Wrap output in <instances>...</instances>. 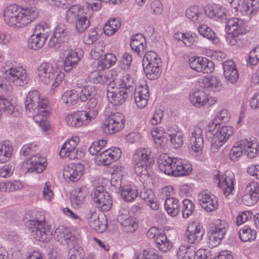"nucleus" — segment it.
I'll use <instances>...</instances> for the list:
<instances>
[{"label":"nucleus","mask_w":259,"mask_h":259,"mask_svg":"<svg viewBox=\"0 0 259 259\" xmlns=\"http://www.w3.org/2000/svg\"><path fill=\"white\" fill-rule=\"evenodd\" d=\"M118 86H123L125 91L129 93V97H133V92L137 89L134 78L129 74H126L123 76Z\"/></svg>","instance_id":"obj_40"},{"label":"nucleus","mask_w":259,"mask_h":259,"mask_svg":"<svg viewBox=\"0 0 259 259\" xmlns=\"http://www.w3.org/2000/svg\"><path fill=\"white\" fill-rule=\"evenodd\" d=\"M124 116L117 112L112 113L105 118L102 127L105 134L112 135L121 130L124 127Z\"/></svg>","instance_id":"obj_10"},{"label":"nucleus","mask_w":259,"mask_h":259,"mask_svg":"<svg viewBox=\"0 0 259 259\" xmlns=\"http://www.w3.org/2000/svg\"><path fill=\"white\" fill-rule=\"evenodd\" d=\"M190 101L196 107L207 106L213 104L212 99H209L207 94L203 90H198L194 91L190 94Z\"/></svg>","instance_id":"obj_24"},{"label":"nucleus","mask_w":259,"mask_h":259,"mask_svg":"<svg viewBox=\"0 0 259 259\" xmlns=\"http://www.w3.org/2000/svg\"><path fill=\"white\" fill-rule=\"evenodd\" d=\"M128 96L129 93L125 91L123 86L112 87L110 84L108 87L107 97L109 102L114 106L122 104Z\"/></svg>","instance_id":"obj_16"},{"label":"nucleus","mask_w":259,"mask_h":259,"mask_svg":"<svg viewBox=\"0 0 259 259\" xmlns=\"http://www.w3.org/2000/svg\"><path fill=\"white\" fill-rule=\"evenodd\" d=\"M100 70H94L91 72L88 77V81L92 84H108L111 81V79Z\"/></svg>","instance_id":"obj_37"},{"label":"nucleus","mask_w":259,"mask_h":259,"mask_svg":"<svg viewBox=\"0 0 259 259\" xmlns=\"http://www.w3.org/2000/svg\"><path fill=\"white\" fill-rule=\"evenodd\" d=\"M1 71L16 86H24L29 81L26 71L22 66L16 65V62H6L2 67Z\"/></svg>","instance_id":"obj_7"},{"label":"nucleus","mask_w":259,"mask_h":259,"mask_svg":"<svg viewBox=\"0 0 259 259\" xmlns=\"http://www.w3.org/2000/svg\"><path fill=\"white\" fill-rule=\"evenodd\" d=\"M86 195V193L83 192L82 188H76L75 190L74 193L71 197L72 205L74 207H78L80 204L83 203Z\"/></svg>","instance_id":"obj_48"},{"label":"nucleus","mask_w":259,"mask_h":259,"mask_svg":"<svg viewBox=\"0 0 259 259\" xmlns=\"http://www.w3.org/2000/svg\"><path fill=\"white\" fill-rule=\"evenodd\" d=\"M204 231L202 227L196 223L189 225L184 234V241L190 245H196L202 238Z\"/></svg>","instance_id":"obj_15"},{"label":"nucleus","mask_w":259,"mask_h":259,"mask_svg":"<svg viewBox=\"0 0 259 259\" xmlns=\"http://www.w3.org/2000/svg\"><path fill=\"white\" fill-rule=\"evenodd\" d=\"M130 46L134 53L142 57L146 47V39L141 33L133 35L131 38Z\"/></svg>","instance_id":"obj_30"},{"label":"nucleus","mask_w":259,"mask_h":259,"mask_svg":"<svg viewBox=\"0 0 259 259\" xmlns=\"http://www.w3.org/2000/svg\"><path fill=\"white\" fill-rule=\"evenodd\" d=\"M13 147L8 141L0 142V163L8 161L13 152Z\"/></svg>","instance_id":"obj_39"},{"label":"nucleus","mask_w":259,"mask_h":259,"mask_svg":"<svg viewBox=\"0 0 259 259\" xmlns=\"http://www.w3.org/2000/svg\"><path fill=\"white\" fill-rule=\"evenodd\" d=\"M121 168L116 167L115 168H114L112 173L111 185L119 191L121 190L123 187L121 186Z\"/></svg>","instance_id":"obj_51"},{"label":"nucleus","mask_w":259,"mask_h":259,"mask_svg":"<svg viewBox=\"0 0 259 259\" xmlns=\"http://www.w3.org/2000/svg\"><path fill=\"white\" fill-rule=\"evenodd\" d=\"M26 226L31 231L32 235L39 241L47 242L52 237L51 227L46 224L43 216L28 220L26 222Z\"/></svg>","instance_id":"obj_6"},{"label":"nucleus","mask_w":259,"mask_h":259,"mask_svg":"<svg viewBox=\"0 0 259 259\" xmlns=\"http://www.w3.org/2000/svg\"><path fill=\"white\" fill-rule=\"evenodd\" d=\"M228 223L224 220H217L215 222L214 226L211 232L224 238L228 230Z\"/></svg>","instance_id":"obj_49"},{"label":"nucleus","mask_w":259,"mask_h":259,"mask_svg":"<svg viewBox=\"0 0 259 259\" xmlns=\"http://www.w3.org/2000/svg\"><path fill=\"white\" fill-rule=\"evenodd\" d=\"M79 139L77 137H73L66 142L62 146L59 153L61 157H68L70 160L79 159L80 157V151L76 147L79 142Z\"/></svg>","instance_id":"obj_20"},{"label":"nucleus","mask_w":259,"mask_h":259,"mask_svg":"<svg viewBox=\"0 0 259 259\" xmlns=\"http://www.w3.org/2000/svg\"><path fill=\"white\" fill-rule=\"evenodd\" d=\"M164 207L168 215L175 217L180 211V202L178 199L173 197H169L165 200Z\"/></svg>","instance_id":"obj_35"},{"label":"nucleus","mask_w":259,"mask_h":259,"mask_svg":"<svg viewBox=\"0 0 259 259\" xmlns=\"http://www.w3.org/2000/svg\"><path fill=\"white\" fill-rule=\"evenodd\" d=\"M46 41V39L45 38L33 34L28 39V47L32 50H37L44 46Z\"/></svg>","instance_id":"obj_54"},{"label":"nucleus","mask_w":259,"mask_h":259,"mask_svg":"<svg viewBox=\"0 0 259 259\" xmlns=\"http://www.w3.org/2000/svg\"><path fill=\"white\" fill-rule=\"evenodd\" d=\"M187 18L193 22L195 24L201 23L203 20V15L201 13L196 6L192 7L186 11Z\"/></svg>","instance_id":"obj_43"},{"label":"nucleus","mask_w":259,"mask_h":259,"mask_svg":"<svg viewBox=\"0 0 259 259\" xmlns=\"http://www.w3.org/2000/svg\"><path fill=\"white\" fill-rule=\"evenodd\" d=\"M133 97L138 107L144 108L147 105L149 98L148 86L146 83L138 86L137 90L133 92Z\"/></svg>","instance_id":"obj_25"},{"label":"nucleus","mask_w":259,"mask_h":259,"mask_svg":"<svg viewBox=\"0 0 259 259\" xmlns=\"http://www.w3.org/2000/svg\"><path fill=\"white\" fill-rule=\"evenodd\" d=\"M217 131L213 134L212 142L214 146H222L233 134V128L231 126H218Z\"/></svg>","instance_id":"obj_21"},{"label":"nucleus","mask_w":259,"mask_h":259,"mask_svg":"<svg viewBox=\"0 0 259 259\" xmlns=\"http://www.w3.org/2000/svg\"><path fill=\"white\" fill-rule=\"evenodd\" d=\"M139 197L143 199L147 205L153 210H157L159 205L154 194L151 189L144 188L139 193Z\"/></svg>","instance_id":"obj_34"},{"label":"nucleus","mask_w":259,"mask_h":259,"mask_svg":"<svg viewBox=\"0 0 259 259\" xmlns=\"http://www.w3.org/2000/svg\"><path fill=\"white\" fill-rule=\"evenodd\" d=\"M121 27L120 21L116 18L110 19L104 25L103 30L105 35L113 34Z\"/></svg>","instance_id":"obj_45"},{"label":"nucleus","mask_w":259,"mask_h":259,"mask_svg":"<svg viewBox=\"0 0 259 259\" xmlns=\"http://www.w3.org/2000/svg\"><path fill=\"white\" fill-rule=\"evenodd\" d=\"M39 80L45 84H49L53 81L52 87H57L63 81L64 74L58 72L53 65L49 63H42L38 68Z\"/></svg>","instance_id":"obj_8"},{"label":"nucleus","mask_w":259,"mask_h":259,"mask_svg":"<svg viewBox=\"0 0 259 259\" xmlns=\"http://www.w3.org/2000/svg\"><path fill=\"white\" fill-rule=\"evenodd\" d=\"M198 30L200 35L213 41L215 39L214 32L206 25H200L198 27Z\"/></svg>","instance_id":"obj_57"},{"label":"nucleus","mask_w":259,"mask_h":259,"mask_svg":"<svg viewBox=\"0 0 259 259\" xmlns=\"http://www.w3.org/2000/svg\"><path fill=\"white\" fill-rule=\"evenodd\" d=\"M50 32V27L46 23H39L35 26L34 33L47 40Z\"/></svg>","instance_id":"obj_55"},{"label":"nucleus","mask_w":259,"mask_h":259,"mask_svg":"<svg viewBox=\"0 0 259 259\" xmlns=\"http://www.w3.org/2000/svg\"><path fill=\"white\" fill-rule=\"evenodd\" d=\"M69 31L64 23H59L54 29L53 33L49 41L50 47L58 48L68 39Z\"/></svg>","instance_id":"obj_14"},{"label":"nucleus","mask_w":259,"mask_h":259,"mask_svg":"<svg viewBox=\"0 0 259 259\" xmlns=\"http://www.w3.org/2000/svg\"><path fill=\"white\" fill-rule=\"evenodd\" d=\"M38 11L35 7L21 9L16 5H11L4 11V20L10 26L21 27L30 23L38 16Z\"/></svg>","instance_id":"obj_2"},{"label":"nucleus","mask_w":259,"mask_h":259,"mask_svg":"<svg viewBox=\"0 0 259 259\" xmlns=\"http://www.w3.org/2000/svg\"><path fill=\"white\" fill-rule=\"evenodd\" d=\"M98 114V109L90 110L89 111H78L68 114L66 120L68 125L80 127L88 124Z\"/></svg>","instance_id":"obj_9"},{"label":"nucleus","mask_w":259,"mask_h":259,"mask_svg":"<svg viewBox=\"0 0 259 259\" xmlns=\"http://www.w3.org/2000/svg\"><path fill=\"white\" fill-rule=\"evenodd\" d=\"M161 66H143L144 71L147 77L151 80L157 79L161 73Z\"/></svg>","instance_id":"obj_53"},{"label":"nucleus","mask_w":259,"mask_h":259,"mask_svg":"<svg viewBox=\"0 0 259 259\" xmlns=\"http://www.w3.org/2000/svg\"><path fill=\"white\" fill-rule=\"evenodd\" d=\"M214 181L217 183L218 185L223 191L224 194L227 196L232 194L235 191L234 183L235 176L234 174L230 171H226L224 175L221 177L220 171L215 170L214 171Z\"/></svg>","instance_id":"obj_11"},{"label":"nucleus","mask_w":259,"mask_h":259,"mask_svg":"<svg viewBox=\"0 0 259 259\" xmlns=\"http://www.w3.org/2000/svg\"><path fill=\"white\" fill-rule=\"evenodd\" d=\"M162 66V61L158 55L154 51L147 52L143 58V66Z\"/></svg>","instance_id":"obj_41"},{"label":"nucleus","mask_w":259,"mask_h":259,"mask_svg":"<svg viewBox=\"0 0 259 259\" xmlns=\"http://www.w3.org/2000/svg\"><path fill=\"white\" fill-rule=\"evenodd\" d=\"M37 148L36 144L33 143L24 145L20 151V154L25 156L31 155V157L23 162L22 170L25 173L42 172L46 167L47 159L39 154L33 155Z\"/></svg>","instance_id":"obj_3"},{"label":"nucleus","mask_w":259,"mask_h":259,"mask_svg":"<svg viewBox=\"0 0 259 259\" xmlns=\"http://www.w3.org/2000/svg\"><path fill=\"white\" fill-rule=\"evenodd\" d=\"M189 149L191 154L198 156L202 153L204 140L202 130L197 126L194 127L190 135Z\"/></svg>","instance_id":"obj_13"},{"label":"nucleus","mask_w":259,"mask_h":259,"mask_svg":"<svg viewBox=\"0 0 259 259\" xmlns=\"http://www.w3.org/2000/svg\"><path fill=\"white\" fill-rule=\"evenodd\" d=\"M91 56L96 59L99 58L97 61V67L99 70H104L112 66L116 61V56L111 53L105 54L104 56H100L97 52V48L91 51Z\"/></svg>","instance_id":"obj_22"},{"label":"nucleus","mask_w":259,"mask_h":259,"mask_svg":"<svg viewBox=\"0 0 259 259\" xmlns=\"http://www.w3.org/2000/svg\"><path fill=\"white\" fill-rule=\"evenodd\" d=\"M121 155V150L117 147L104 150L95 157L96 163L98 165H107L118 160Z\"/></svg>","instance_id":"obj_18"},{"label":"nucleus","mask_w":259,"mask_h":259,"mask_svg":"<svg viewBox=\"0 0 259 259\" xmlns=\"http://www.w3.org/2000/svg\"><path fill=\"white\" fill-rule=\"evenodd\" d=\"M204 13L207 17L215 21H223L226 16L224 7L218 4L208 5L204 8Z\"/></svg>","instance_id":"obj_29"},{"label":"nucleus","mask_w":259,"mask_h":259,"mask_svg":"<svg viewBox=\"0 0 259 259\" xmlns=\"http://www.w3.org/2000/svg\"><path fill=\"white\" fill-rule=\"evenodd\" d=\"M89 224L92 228L99 232H103L107 229L106 224L100 221L96 213L91 215L89 219Z\"/></svg>","instance_id":"obj_47"},{"label":"nucleus","mask_w":259,"mask_h":259,"mask_svg":"<svg viewBox=\"0 0 259 259\" xmlns=\"http://www.w3.org/2000/svg\"><path fill=\"white\" fill-rule=\"evenodd\" d=\"M170 142L175 148L181 147L183 143V134L180 131H176L169 134Z\"/></svg>","instance_id":"obj_60"},{"label":"nucleus","mask_w":259,"mask_h":259,"mask_svg":"<svg viewBox=\"0 0 259 259\" xmlns=\"http://www.w3.org/2000/svg\"><path fill=\"white\" fill-rule=\"evenodd\" d=\"M230 119V114L227 110L223 109L218 113L213 120H212L206 127L207 134L210 133L213 134L214 130L218 126H220L221 124L226 123L229 122Z\"/></svg>","instance_id":"obj_26"},{"label":"nucleus","mask_w":259,"mask_h":259,"mask_svg":"<svg viewBox=\"0 0 259 259\" xmlns=\"http://www.w3.org/2000/svg\"><path fill=\"white\" fill-rule=\"evenodd\" d=\"M199 204L207 212H212L218 207V199L208 190H203L197 195Z\"/></svg>","instance_id":"obj_17"},{"label":"nucleus","mask_w":259,"mask_h":259,"mask_svg":"<svg viewBox=\"0 0 259 259\" xmlns=\"http://www.w3.org/2000/svg\"><path fill=\"white\" fill-rule=\"evenodd\" d=\"M84 171L83 165L79 163L66 165L63 171V176L67 180L75 182L78 181Z\"/></svg>","instance_id":"obj_23"},{"label":"nucleus","mask_w":259,"mask_h":259,"mask_svg":"<svg viewBox=\"0 0 259 259\" xmlns=\"http://www.w3.org/2000/svg\"><path fill=\"white\" fill-rule=\"evenodd\" d=\"M245 192L254 197H259V185L255 181L248 183L245 187Z\"/></svg>","instance_id":"obj_62"},{"label":"nucleus","mask_w":259,"mask_h":259,"mask_svg":"<svg viewBox=\"0 0 259 259\" xmlns=\"http://www.w3.org/2000/svg\"><path fill=\"white\" fill-rule=\"evenodd\" d=\"M153 162V156L149 148L138 149L133 155L132 163L135 171L138 176H148Z\"/></svg>","instance_id":"obj_5"},{"label":"nucleus","mask_w":259,"mask_h":259,"mask_svg":"<svg viewBox=\"0 0 259 259\" xmlns=\"http://www.w3.org/2000/svg\"><path fill=\"white\" fill-rule=\"evenodd\" d=\"M226 39L231 46L243 47L246 42V30L242 20L237 18L228 20L226 26Z\"/></svg>","instance_id":"obj_4"},{"label":"nucleus","mask_w":259,"mask_h":259,"mask_svg":"<svg viewBox=\"0 0 259 259\" xmlns=\"http://www.w3.org/2000/svg\"><path fill=\"white\" fill-rule=\"evenodd\" d=\"M48 101L47 99H40L39 93L36 90L30 91L25 101V110L29 116L33 119L45 132L49 130V126L46 123V117L49 114L48 108Z\"/></svg>","instance_id":"obj_1"},{"label":"nucleus","mask_w":259,"mask_h":259,"mask_svg":"<svg viewBox=\"0 0 259 259\" xmlns=\"http://www.w3.org/2000/svg\"><path fill=\"white\" fill-rule=\"evenodd\" d=\"M83 14V9L79 5H74L66 11L65 19L68 23H73Z\"/></svg>","instance_id":"obj_38"},{"label":"nucleus","mask_w":259,"mask_h":259,"mask_svg":"<svg viewBox=\"0 0 259 259\" xmlns=\"http://www.w3.org/2000/svg\"><path fill=\"white\" fill-rule=\"evenodd\" d=\"M155 242L156 244V247L163 252H166L170 250L172 246L171 241L168 239L167 236L162 233L159 234V236L157 237Z\"/></svg>","instance_id":"obj_42"},{"label":"nucleus","mask_w":259,"mask_h":259,"mask_svg":"<svg viewBox=\"0 0 259 259\" xmlns=\"http://www.w3.org/2000/svg\"><path fill=\"white\" fill-rule=\"evenodd\" d=\"M75 30L78 33L84 32L90 26V20L84 14L75 21Z\"/></svg>","instance_id":"obj_52"},{"label":"nucleus","mask_w":259,"mask_h":259,"mask_svg":"<svg viewBox=\"0 0 259 259\" xmlns=\"http://www.w3.org/2000/svg\"><path fill=\"white\" fill-rule=\"evenodd\" d=\"M196 249L194 245H181L177 252L178 257L179 259H191L195 254Z\"/></svg>","instance_id":"obj_44"},{"label":"nucleus","mask_w":259,"mask_h":259,"mask_svg":"<svg viewBox=\"0 0 259 259\" xmlns=\"http://www.w3.org/2000/svg\"><path fill=\"white\" fill-rule=\"evenodd\" d=\"M175 159L177 158L171 157L167 154L161 155L158 161L160 170L167 175L173 176L176 165Z\"/></svg>","instance_id":"obj_28"},{"label":"nucleus","mask_w":259,"mask_h":259,"mask_svg":"<svg viewBox=\"0 0 259 259\" xmlns=\"http://www.w3.org/2000/svg\"><path fill=\"white\" fill-rule=\"evenodd\" d=\"M259 61V45L254 47L250 51L247 60V66L252 67L256 65Z\"/></svg>","instance_id":"obj_58"},{"label":"nucleus","mask_w":259,"mask_h":259,"mask_svg":"<svg viewBox=\"0 0 259 259\" xmlns=\"http://www.w3.org/2000/svg\"><path fill=\"white\" fill-rule=\"evenodd\" d=\"M194 204L189 199H184L183 201L182 212L184 218L187 219L192 214L194 210Z\"/></svg>","instance_id":"obj_56"},{"label":"nucleus","mask_w":259,"mask_h":259,"mask_svg":"<svg viewBox=\"0 0 259 259\" xmlns=\"http://www.w3.org/2000/svg\"><path fill=\"white\" fill-rule=\"evenodd\" d=\"M79 100L78 91L74 90L67 91L62 97V101L68 105H74Z\"/></svg>","instance_id":"obj_50"},{"label":"nucleus","mask_w":259,"mask_h":259,"mask_svg":"<svg viewBox=\"0 0 259 259\" xmlns=\"http://www.w3.org/2000/svg\"><path fill=\"white\" fill-rule=\"evenodd\" d=\"M239 237L243 242L250 241L256 237V232L248 226H245L239 230Z\"/></svg>","instance_id":"obj_46"},{"label":"nucleus","mask_w":259,"mask_h":259,"mask_svg":"<svg viewBox=\"0 0 259 259\" xmlns=\"http://www.w3.org/2000/svg\"><path fill=\"white\" fill-rule=\"evenodd\" d=\"M117 220L126 232H134L138 227L135 219L129 215L128 214H120L117 217Z\"/></svg>","instance_id":"obj_33"},{"label":"nucleus","mask_w":259,"mask_h":259,"mask_svg":"<svg viewBox=\"0 0 259 259\" xmlns=\"http://www.w3.org/2000/svg\"><path fill=\"white\" fill-rule=\"evenodd\" d=\"M119 191L121 192L122 199L126 202H132L138 196L137 188L134 185L123 186Z\"/></svg>","instance_id":"obj_36"},{"label":"nucleus","mask_w":259,"mask_h":259,"mask_svg":"<svg viewBox=\"0 0 259 259\" xmlns=\"http://www.w3.org/2000/svg\"><path fill=\"white\" fill-rule=\"evenodd\" d=\"M175 168L174 172V177L186 176L190 174L192 171V165L182 159H175Z\"/></svg>","instance_id":"obj_32"},{"label":"nucleus","mask_w":259,"mask_h":259,"mask_svg":"<svg viewBox=\"0 0 259 259\" xmlns=\"http://www.w3.org/2000/svg\"><path fill=\"white\" fill-rule=\"evenodd\" d=\"M64 56V70L66 72H69L76 67L80 58L77 53L72 50L66 52Z\"/></svg>","instance_id":"obj_31"},{"label":"nucleus","mask_w":259,"mask_h":259,"mask_svg":"<svg viewBox=\"0 0 259 259\" xmlns=\"http://www.w3.org/2000/svg\"><path fill=\"white\" fill-rule=\"evenodd\" d=\"M78 94L79 101L81 102H86V109L89 110L98 109V101L96 98L95 89L94 86L86 87L84 89L78 91Z\"/></svg>","instance_id":"obj_19"},{"label":"nucleus","mask_w":259,"mask_h":259,"mask_svg":"<svg viewBox=\"0 0 259 259\" xmlns=\"http://www.w3.org/2000/svg\"><path fill=\"white\" fill-rule=\"evenodd\" d=\"M91 197L94 203L103 211H108L111 208V197L108 192L104 191L102 186L95 188L92 192Z\"/></svg>","instance_id":"obj_12"},{"label":"nucleus","mask_w":259,"mask_h":259,"mask_svg":"<svg viewBox=\"0 0 259 259\" xmlns=\"http://www.w3.org/2000/svg\"><path fill=\"white\" fill-rule=\"evenodd\" d=\"M243 151L241 146L238 145L237 142L231 150L229 154L230 159L232 161L237 160L242 155Z\"/></svg>","instance_id":"obj_64"},{"label":"nucleus","mask_w":259,"mask_h":259,"mask_svg":"<svg viewBox=\"0 0 259 259\" xmlns=\"http://www.w3.org/2000/svg\"><path fill=\"white\" fill-rule=\"evenodd\" d=\"M200 67L201 66V72L204 73H209L213 71L214 64L211 60L206 58L200 57Z\"/></svg>","instance_id":"obj_59"},{"label":"nucleus","mask_w":259,"mask_h":259,"mask_svg":"<svg viewBox=\"0 0 259 259\" xmlns=\"http://www.w3.org/2000/svg\"><path fill=\"white\" fill-rule=\"evenodd\" d=\"M224 76L228 82L231 84L236 83L239 78V74L236 65L232 60L223 63Z\"/></svg>","instance_id":"obj_27"},{"label":"nucleus","mask_w":259,"mask_h":259,"mask_svg":"<svg viewBox=\"0 0 259 259\" xmlns=\"http://www.w3.org/2000/svg\"><path fill=\"white\" fill-rule=\"evenodd\" d=\"M256 139L254 137H248L238 141V145L241 146L243 151L245 152L252 147L254 144H257Z\"/></svg>","instance_id":"obj_61"},{"label":"nucleus","mask_w":259,"mask_h":259,"mask_svg":"<svg viewBox=\"0 0 259 259\" xmlns=\"http://www.w3.org/2000/svg\"><path fill=\"white\" fill-rule=\"evenodd\" d=\"M99 35L96 29L95 28L91 29L88 33L84 36L83 41L86 45H90L96 41Z\"/></svg>","instance_id":"obj_63"}]
</instances>
